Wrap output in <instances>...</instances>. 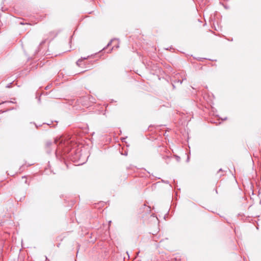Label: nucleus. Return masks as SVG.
Wrapping results in <instances>:
<instances>
[{"label": "nucleus", "mask_w": 261, "mask_h": 261, "mask_svg": "<svg viewBox=\"0 0 261 261\" xmlns=\"http://www.w3.org/2000/svg\"><path fill=\"white\" fill-rule=\"evenodd\" d=\"M87 58H84L83 59V58H81V59H80L77 60V62H76V64L78 65H80L81 62L83 61V60H85Z\"/></svg>", "instance_id": "f257e3e1"}, {"label": "nucleus", "mask_w": 261, "mask_h": 261, "mask_svg": "<svg viewBox=\"0 0 261 261\" xmlns=\"http://www.w3.org/2000/svg\"><path fill=\"white\" fill-rule=\"evenodd\" d=\"M111 43V42H110V43H108V45H110V44Z\"/></svg>", "instance_id": "f03ea898"}]
</instances>
